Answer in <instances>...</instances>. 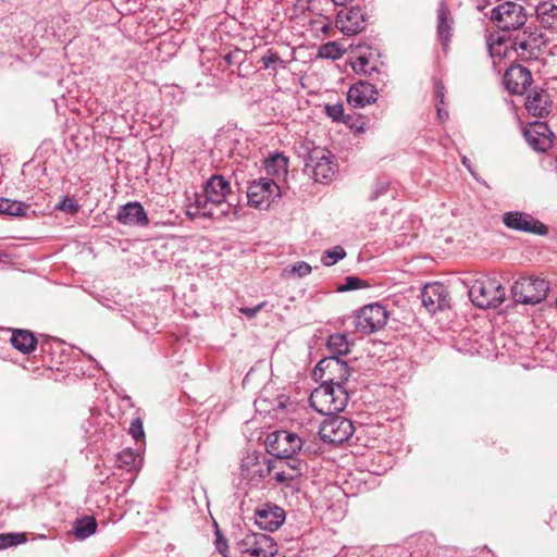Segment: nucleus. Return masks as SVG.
<instances>
[{
	"label": "nucleus",
	"mask_w": 557,
	"mask_h": 557,
	"mask_svg": "<svg viewBox=\"0 0 557 557\" xmlns=\"http://www.w3.org/2000/svg\"><path fill=\"white\" fill-rule=\"evenodd\" d=\"M230 193V182L222 175H212L206 183L203 193L196 195L194 203L188 207L187 215L190 218L214 216L213 208L224 203Z\"/></svg>",
	"instance_id": "f257e3e1"
},
{
	"label": "nucleus",
	"mask_w": 557,
	"mask_h": 557,
	"mask_svg": "<svg viewBox=\"0 0 557 557\" xmlns=\"http://www.w3.org/2000/svg\"><path fill=\"white\" fill-rule=\"evenodd\" d=\"M348 399L349 395L345 386H336L323 382L313 389L309 397V403L317 412L331 416L343 411L347 406Z\"/></svg>",
	"instance_id": "f03ea898"
},
{
	"label": "nucleus",
	"mask_w": 557,
	"mask_h": 557,
	"mask_svg": "<svg viewBox=\"0 0 557 557\" xmlns=\"http://www.w3.org/2000/svg\"><path fill=\"white\" fill-rule=\"evenodd\" d=\"M472 304L480 309H496L506 299V289L496 277L482 276L469 287Z\"/></svg>",
	"instance_id": "7ed1b4c3"
},
{
	"label": "nucleus",
	"mask_w": 557,
	"mask_h": 557,
	"mask_svg": "<svg viewBox=\"0 0 557 557\" xmlns=\"http://www.w3.org/2000/svg\"><path fill=\"white\" fill-rule=\"evenodd\" d=\"M305 170L311 172L315 182L329 183L337 173L335 157L329 150L315 147L305 160Z\"/></svg>",
	"instance_id": "20e7f679"
},
{
	"label": "nucleus",
	"mask_w": 557,
	"mask_h": 557,
	"mask_svg": "<svg viewBox=\"0 0 557 557\" xmlns=\"http://www.w3.org/2000/svg\"><path fill=\"white\" fill-rule=\"evenodd\" d=\"M549 290L548 282L540 277H520L512 287L511 294L516 302L536 305L543 301Z\"/></svg>",
	"instance_id": "39448f33"
},
{
	"label": "nucleus",
	"mask_w": 557,
	"mask_h": 557,
	"mask_svg": "<svg viewBox=\"0 0 557 557\" xmlns=\"http://www.w3.org/2000/svg\"><path fill=\"white\" fill-rule=\"evenodd\" d=\"M490 18L503 32L519 30L527 23V13L521 4L504 2L491 11Z\"/></svg>",
	"instance_id": "423d86ee"
},
{
	"label": "nucleus",
	"mask_w": 557,
	"mask_h": 557,
	"mask_svg": "<svg viewBox=\"0 0 557 557\" xmlns=\"http://www.w3.org/2000/svg\"><path fill=\"white\" fill-rule=\"evenodd\" d=\"M280 197V186L269 177L255 180L247 188L248 205L256 209H268Z\"/></svg>",
	"instance_id": "0eeeda50"
},
{
	"label": "nucleus",
	"mask_w": 557,
	"mask_h": 557,
	"mask_svg": "<svg viewBox=\"0 0 557 557\" xmlns=\"http://www.w3.org/2000/svg\"><path fill=\"white\" fill-rule=\"evenodd\" d=\"M302 445L304 442L297 434L286 430L272 432L265 440L267 451L273 459L293 457Z\"/></svg>",
	"instance_id": "6e6552de"
},
{
	"label": "nucleus",
	"mask_w": 557,
	"mask_h": 557,
	"mask_svg": "<svg viewBox=\"0 0 557 557\" xmlns=\"http://www.w3.org/2000/svg\"><path fill=\"white\" fill-rule=\"evenodd\" d=\"M352 422L336 413L327 416L319 429L320 438L330 444H342L354 434Z\"/></svg>",
	"instance_id": "1a4fd4ad"
},
{
	"label": "nucleus",
	"mask_w": 557,
	"mask_h": 557,
	"mask_svg": "<svg viewBox=\"0 0 557 557\" xmlns=\"http://www.w3.org/2000/svg\"><path fill=\"white\" fill-rule=\"evenodd\" d=\"M388 313L380 304H371L360 309L355 317V327L362 334H371L381 330L387 322Z\"/></svg>",
	"instance_id": "9d476101"
},
{
	"label": "nucleus",
	"mask_w": 557,
	"mask_h": 557,
	"mask_svg": "<svg viewBox=\"0 0 557 557\" xmlns=\"http://www.w3.org/2000/svg\"><path fill=\"white\" fill-rule=\"evenodd\" d=\"M243 557H274L277 553L273 539L262 533H249L238 542Z\"/></svg>",
	"instance_id": "9b49d317"
},
{
	"label": "nucleus",
	"mask_w": 557,
	"mask_h": 557,
	"mask_svg": "<svg viewBox=\"0 0 557 557\" xmlns=\"http://www.w3.org/2000/svg\"><path fill=\"white\" fill-rule=\"evenodd\" d=\"M314 375H320L321 379H324V382L330 384L345 386L350 376V370L347 362L336 356H330L318 362L314 368Z\"/></svg>",
	"instance_id": "f8f14e48"
},
{
	"label": "nucleus",
	"mask_w": 557,
	"mask_h": 557,
	"mask_svg": "<svg viewBox=\"0 0 557 557\" xmlns=\"http://www.w3.org/2000/svg\"><path fill=\"white\" fill-rule=\"evenodd\" d=\"M306 468V462L293 457L271 459L272 479L287 487L304 474Z\"/></svg>",
	"instance_id": "ddd939ff"
},
{
	"label": "nucleus",
	"mask_w": 557,
	"mask_h": 557,
	"mask_svg": "<svg viewBox=\"0 0 557 557\" xmlns=\"http://www.w3.org/2000/svg\"><path fill=\"white\" fill-rule=\"evenodd\" d=\"M504 224L511 230L532 233L537 235H546L548 228L546 225L535 220L532 215L519 212L510 211L503 215Z\"/></svg>",
	"instance_id": "4468645a"
},
{
	"label": "nucleus",
	"mask_w": 557,
	"mask_h": 557,
	"mask_svg": "<svg viewBox=\"0 0 557 557\" xmlns=\"http://www.w3.org/2000/svg\"><path fill=\"white\" fill-rule=\"evenodd\" d=\"M242 476L251 482H260L267 476L272 478L271 459L257 454H248L240 465Z\"/></svg>",
	"instance_id": "2eb2a0df"
},
{
	"label": "nucleus",
	"mask_w": 557,
	"mask_h": 557,
	"mask_svg": "<svg viewBox=\"0 0 557 557\" xmlns=\"http://www.w3.org/2000/svg\"><path fill=\"white\" fill-rule=\"evenodd\" d=\"M516 35L509 36L510 48L518 57L529 59L533 55L534 49L537 47L539 35L536 28L528 26L519 29Z\"/></svg>",
	"instance_id": "dca6fc26"
},
{
	"label": "nucleus",
	"mask_w": 557,
	"mask_h": 557,
	"mask_svg": "<svg viewBox=\"0 0 557 557\" xmlns=\"http://www.w3.org/2000/svg\"><path fill=\"white\" fill-rule=\"evenodd\" d=\"M423 307L431 313L444 310L449 306L448 292L444 284L432 283L426 284L421 293Z\"/></svg>",
	"instance_id": "f3484780"
},
{
	"label": "nucleus",
	"mask_w": 557,
	"mask_h": 557,
	"mask_svg": "<svg viewBox=\"0 0 557 557\" xmlns=\"http://www.w3.org/2000/svg\"><path fill=\"white\" fill-rule=\"evenodd\" d=\"M532 82L531 72L520 64L511 65L503 78L506 89L513 95H523Z\"/></svg>",
	"instance_id": "a211bd4d"
},
{
	"label": "nucleus",
	"mask_w": 557,
	"mask_h": 557,
	"mask_svg": "<svg viewBox=\"0 0 557 557\" xmlns=\"http://www.w3.org/2000/svg\"><path fill=\"white\" fill-rule=\"evenodd\" d=\"M336 27L345 35L351 36L366 27V16L359 7L341 10L336 16Z\"/></svg>",
	"instance_id": "6ab92c4d"
},
{
	"label": "nucleus",
	"mask_w": 557,
	"mask_h": 557,
	"mask_svg": "<svg viewBox=\"0 0 557 557\" xmlns=\"http://www.w3.org/2000/svg\"><path fill=\"white\" fill-rule=\"evenodd\" d=\"M284 520L285 512L276 505L264 504L256 511V523L264 531H276Z\"/></svg>",
	"instance_id": "aec40b11"
},
{
	"label": "nucleus",
	"mask_w": 557,
	"mask_h": 557,
	"mask_svg": "<svg viewBox=\"0 0 557 557\" xmlns=\"http://www.w3.org/2000/svg\"><path fill=\"white\" fill-rule=\"evenodd\" d=\"M377 99V90L368 82L354 84L347 92V101L355 108H363L374 103Z\"/></svg>",
	"instance_id": "412c9836"
},
{
	"label": "nucleus",
	"mask_w": 557,
	"mask_h": 557,
	"mask_svg": "<svg viewBox=\"0 0 557 557\" xmlns=\"http://www.w3.org/2000/svg\"><path fill=\"white\" fill-rule=\"evenodd\" d=\"M553 133L546 124L536 122L524 131L528 144L536 151H546L553 145Z\"/></svg>",
	"instance_id": "4be33fe9"
},
{
	"label": "nucleus",
	"mask_w": 557,
	"mask_h": 557,
	"mask_svg": "<svg viewBox=\"0 0 557 557\" xmlns=\"http://www.w3.org/2000/svg\"><path fill=\"white\" fill-rule=\"evenodd\" d=\"M117 221L125 225L145 226L148 224V216L139 202H128L119 209Z\"/></svg>",
	"instance_id": "5701e85b"
},
{
	"label": "nucleus",
	"mask_w": 557,
	"mask_h": 557,
	"mask_svg": "<svg viewBox=\"0 0 557 557\" xmlns=\"http://www.w3.org/2000/svg\"><path fill=\"white\" fill-rule=\"evenodd\" d=\"M552 101L544 89H535L525 99L527 111L536 117H545L550 112Z\"/></svg>",
	"instance_id": "b1692460"
},
{
	"label": "nucleus",
	"mask_w": 557,
	"mask_h": 557,
	"mask_svg": "<svg viewBox=\"0 0 557 557\" xmlns=\"http://www.w3.org/2000/svg\"><path fill=\"white\" fill-rule=\"evenodd\" d=\"M453 17L445 1H441L437 9V37L442 45L446 48L451 37Z\"/></svg>",
	"instance_id": "393cba45"
},
{
	"label": "nucleus",
	"mask_w": 557,
	"mask_h": 557,
	"mask_svg": "<svg viewBox=\"0 0 557 557\" xmlns=\"http://www.w3.org/2000/svg\"><path fill=\"white\" fill-rule=\"evenodd\" d=\"M486 46L492 59H499L508 57L511 51L509 37L500 36L498 34H488L486 36Z\"/></svg>",
	"instance_id": "a878e982"
},
{
	"label": "nucleus",
	"mask_w": 557,
	"mask_h": 557,
	"mask_svg": "<svg viewBox=\"0 0 557 557\" xmlns=\"http://www.w3.org/2000/svg\"><path fill=\"white\" fill-rule=\"evenodd\" d=\"M10 342L16 350L23 354L32 352L37 345V339L30 331L20 329L12 330Z\"/></svg>",
	"instance_id": "bb28decb"
},
{
	"label": "nucleus",
	"mask_w": 557,
	"mask_h": 557,
	"mask_svg": "<svg viewBox=\"0 0 557 557\" xmlns=\"http://www.w3.org/2000/svg\"><path fill=\"white\" fill-rule=\"evenodd\" d=\"M536 16L545 28H557V5L549 2L540 3L536 9Z\"/></svg>",
	"instance_id": "cd10ccee"
},
{
	"label": "nucleus",
	"mask_w": 557,
	"mask_h": 557,
	"mask_svg": "<svg viewBox=\"0 0 557 557\" xmlns=\"http://www.w3.org/2000/svg\"><path fill=\"white\" fill-rule=\"evenodd\" d=\"M97 525V521L94 517L85 516L75 521L73 534L77 540H86L96 532Z\"/></svg>",
	"instance_id": "c85d7f7f"
},
{
	"label": "nucleus",
	"mask_w": 557,
	"mask_h": 557,
	"mask_svg": "<svg viewBox=\"0 0 557 557\" xmlns=\"http://www.w3.org/2000/svg\"><path fill=\"white\" fill-rule=\"evenodd\" d=\"M349 342L347 339V336L345 334L335 333L329 336L326 342V347L329 351L332 354V356H336L339 358V356L346 355L349 352Z\"/></svg>",
	"instance_id": "c756f323"
},
{
	"label": "nucleus",
	"mask_w": 557,
	"mask_h": 557,
	"mask_svg": "<svg viewBox=\"0 0 557 557\" xmlns=\"http://www.w3.org/2000/svg\"><path fill=\"white\" fill-rule=\"evenodd\" d=\"M28 210V206L22 201L11 200L7 198L0 199V213L12 216H24Z\"/></svg>",
	"instance_id": "7c9ffc66"
},
{
	"label": "nucleus",
	"mask_w": 557,
	"mask_h": 557,
	"mask_svg": "<svg viewBox=\"0 0 557 557\" xmlns=\"http://www.w3.org/2000/svg\"><path fill=\"white\" fill-rule=\"evenodd\" d=\"M116 462L121 469L131 471L136 469L137 465L140 462V456L135 450L127 448L117 454Z\"/></svg>",
	"instance_id": "2f4dec72"
},
{
	"label": "nucleus",
	"mask_w": 557,
	"mask_h": 557,
	"mask_svg": "<svg viewBox=\"0 0 557 557\" xmlns=\"http://www.w3.org/2000/svg\"><path fill=\"white\" fill-rule=\"evenodd\" d=\"M263 69L276 70L278 66L285 69V62L281 59L280 54L273 49H268L260 59Z\"/></svg>",
	"instance_id": "473e14b6"
},
{
	"label": "nucleus",
	"mask_w": 557,
	"mask_h": 557,
	"mask_svg": "<svg viewBox=\"0 0 557 557\" xmlns=\"http://www.w3.org/2000/svg\"><path fill=\"white\" fill-rule=\"evenodd\" d=\"M346 257V251L342 246H335L325 250L321 256V262L325 267H331Z\"/></svg>",
	"instance_id": "72a5a7b5"
},
{
	"label": "nucleus",
	"mask_w": 557,
	"mask_h": 557,
	"mask_svg": "<svg viewBox=\"0 0 557 557\" xmlns=\"http://www.w3.org/2000/svg\"><path fill=\"white\" fill-rule=\"evenodd\" d=\"M26 542L24 533H1L0 534V550L9 547L17 546Z\"/></svg>",
	"instance_id": "f704fd0d"
},
{
	"label": "nucleus",
	"mask_w": 557,
	"mask_h": 557,
	"mask_svg": "<svg viewBox=\"0 0 557 557\" xmlns=\"http://www.w3.org/2000/svg\"><path fill=\"white\" fill-rule=\"evenodd\" d=\"M345 50L335 41L324 44L319 49V54L323 58L336 60L342 58Z\"/></svg>",
	"instance_id": "c9c22d12"
},
{
	"label": "nucleus",
	"mask_w": 557,
	"mask_h": 557,
	"mask_svg": "<svg viewBox=\"0 0 557 557\" xmlns=\"http://www.w3.org/2000/svg\"><path fill=\"white\" fill-rule=\"evenodd\" d=\"M389 180L387 177H380L374 183L372 190L369 195L370 200H376L381 196L385 195L389 189Z\"/></svg>",
	"instance_id": "e433bc0d"
},
{
	"label": "nucleus",
	"mask_w": 557,
	"mask_h": 557,
	"mask_svg": "<svg viewBox=\"0 0 557 557\" xmlns=\"http://www.w3.org/2000/svg\"><path fill=\"white\" fill-rule=\"evenodd\" d=\"M352 69L356 73L368 75H371L372 72L376 71V66L370 65L369 60L363 55H360L356 59V61L352 63Z\"/></svg>",
	"instance_id": "4c0bfd02"
},
{
	"label": "nucleus",
	"mask_w": 557,
	"mask_h": 557,
	"mask_svg": "<svg viewBox=\"0 0 557 557\" xmlns=\"http://www.w3.org/2000/svg\"><path fill=\"white\" fill-rule=\"evenodd\" d=\"M285 273H289L293 275H297L298 277H304L311 272V267L305 261H298L290 265L288 269L284 270Z\"/></svg>",
	"instance_id": "58836bf2"
},
{
	"label": "nucleus",
	"mask_w": 557,
	"mask_h": 557,
	"mask_svg": "<svg viewBox=\"0 0 557 557\" xmlns=\"http://www.w3.org/2000/svg\"><path fill=\"white\" fill-rule=\"evenodd\" d=\"M366 286L367 284L361 278L356 276H347L345 278V283L338 287V292L355 290Z\"/></svg>",
	"instance_id": "ea45409f"
},
{
	"label": "nucleus",
	"mask_w": 557,
	"mask_h": 557,
	"mask_svg": "<svg viewBox=\"0 0 557 557\" xmlns=\"http://www.w3.org/2000/svg\"><path fill=\"white\" fill-rule=\"evenodd\" d=\"M129 434L138 442L145 437L144 426L140 418H136L129 425Z\"/></svg>",
	"instance_id": "a19ab883"
},
{
	"label": "nucleus",
	"mask_w": 557,
	"mask_h": 557,
	"mask_svg": "<svg viewBox=\"0 0 557 557\" xmlns=\"http://www.w3.org/2000/svg\"><path fill=\"white\" fill-rule=\"evenodd\" d=\"M273 166L277 168V170H275V172H278L280 170L283 171V172H286L287 159L285 157L281 156V154L275 156L267 164L268 172H271Z\"/></svg>",
	"instance_id": "79ce46f5"
},
{
	"label": "nucleus",
	"mask_w": 557,
	"mask_h": 557,
	"mask_svg": "<svg viewBox=\"0 0 557 557\" xmlns=\"http://www.w3.org/2000/svg\"><path fill=\"white\" fill-rule=\"evenodd\" d=\"M326 114L333 120V121H341L344 114V108L343 104H332L325 107Z\"/></svg>",
	"instance_id": "37998d69"
},
{
	"label": "nucleus",
	"mask_w": 557,
	"mask_h": 557,
	"mask_svg": "<svg viewBox=\"0 0 557 557\" xmlns=\"http://www.w3.org/2000/svg\"><path fill=\"white\" fill-rule=\"evenodd\" d=\"M58 209L67 211V212H76L78 210L77 202L72 198H64L58 206Z\"/></svg>",
	"instance_id": "c03bdc74"
},
{
	"label": "nucleus",
	"mask_w": 557,
	"mask_h": 557,
	"mask_svg": "<svg viewBox=\"0 0 557 557\" xmlns=\"http://www.w3.org/2000/svg\"><path fill=\"white\" fill-rule=\"evenodd\" d=\"M215 547L220 554L226 556L227 543L219 531L215 532Z\"/></svg>",
	"instance_id": "a18cd8bd"
},
{
	"label": "nucleus",
	"mask_w": 557,
	"mask_h": 557,
	"mask_svg": "<svg viewBox=\"0 0 557 557\" xmlns=\"http://www.w3.org/2000/svg\"><path fill=\"white\" fill-rule=\"evenodd\" d=\"M265 306V302H260L255 307H242L239 312L248 318H253Z\"/></svg>",
	"instance_id": "49530a36"
},
{
	"label": "nucleus",
	"mask_w": 557,
	"mask_h": 557,
	"mask_svg": "<svg viewBox=\"0 0 557 557\" xmlns=\"http://www.w3.org/2000/svg\"><path fill=\"white\" fill-rule=\"evenodd\" d=\"M435 97L437 103L445 104L444 96H445V87L441 81L434 82Z\"/></svg>",
	"instance_id": "de8ad7c7"
},
{
	"label": "nucleus",
	"mask_w": 557,
	"mask_h": 557,
	"mask_svg": "<svg viewBox=\"0 0 557 557\" xmlns=\"http://www.w3.org/2000/svg\"><path fill=\"white\" fill-rule=\"evenodd\" d=\"M332 30V22L327 16H322V25L320 27V34L324 36H329L330 32Z\"/></svg>",
	"instance_id": "09e8293b"
},
{
	"label": "nucleus",
	"mask_w": 557,
	"mask_h": 557,
	"mask_svg": "<svg viewBox=\"0 0 557 557\" xmlns=\"http://www.w3.org/2000/svg\"><path fill=\"white\" fill-rule=\"evenodd\" d=\"M322 16L323 15L320 14L317 18H312L309 21L310 29L312 32H314L317 35L320 34V27L322 25Z\"/></svg>",
	"instance_id": "8fccbe9b"
},
{
	"label": "nucleus",
	"mask_w": 557,
	"mask_h": 557,
	"mask_svg": "<svg viewBox=\"0 0 557 557\" xmlns=\"http://www.w3.org/2000/svg\"><path fill=\"white\" fill-rule=\"evenodd\" d=\"M443 104L441 103H436V111H437V116L438 119L444 122L448 119V111L445 110L443 107Z\"/></svg>",
	"instance_id": "3c124183"
},
{
	"label": "nucleus",
	"mask_w": 557,
	"mask_h": 557,
	"mask_svg": "<svg viewBox=\"0 0 557 557\" xmlns=\"http://www.w3.org/2000/svg\"><path fill=\"white\" fill-rule=\"evenodd\" d=\"M296 8L297 9H300V10H306L308 9V1L307 0H297V4H296Z\"/></svg>",
	"instance_id": "603ef678"
},
{
	"label": "nucleus",
	"mask_w": 557,
	"mask_h": 557,
	"mask_svg": "<svg viewBox=\"0 0 557 557\" xmlns=\"http://www.w3.org/2000/svg\"><path fill=\"white\" fill-rule=\"evenodd\" d=\"M462 163H463L465 165H467V164H468V160H467V158H466V157H463V158H462Z\"/></svg>",
	"instance_id": "864d4df0"
},
{
	"label": "nucleus",
	"mask_w": 557,
	"mask_h": 557,
	"mask_svg": "<svg viewBox=\"0 0 557 557\" xmlns=\"http://www.w3.org/2000/svg\"><path fill=\"white\" fill-rule=\"evenodd\" d=\"M483 8H484V4H481V7L478 5V10H480V11L483 10Z\"/></svg>",
	"instance_id": "5fc2aeb1"
},
{
	"label": "nucleus",
	"mask_w": 557,
	"mask_h": 557,
	"mask_svg": "<svg viewBox=\"0 0 557 557\" xmlns=\"http://www.w3.org/2000/svg\"><path fill=\"white\" fill-rule=\"evenodd\" d=\"M483 8H484V4H481V7L478 5V10H480V11L483 10Z\"/></svg>",
	"instance_id": "6e6d98bb"
}]
</instances>
